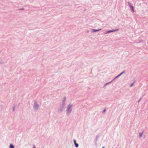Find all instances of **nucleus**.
<instances>
[{
  "mask_svg": "<svg viewBox=\"0 0 148 148\" xmlns=\"http://www.w3.org/2000/svg\"><path fill=\"white\" fill-rule=\"evenodd\" d=\"M72 106L71 104H69L66 108V114L68 116H69L72 112Z\"/></svg>",
  "mask_w": 148,
  "mask_h": 148,
  "instance_id": "1",
  "label": "nucleus"
},
{
  "mask_svg": "<svg viewBox=\"0 0 148 148\" xmlns=\"http://www.w3.org/2000/svg\"><path fill=\"white\" fill-rule=\"evenodd\" d=\"M39 107V105L38 104L37 101H34V104L33 106V109L37 111Z\"/></svg>",
  "mask_w": 148,
  "mask_h": 148,
  "instance_id": "2",
  "label": "nucleus"
},
{
  "mask_svg": "<svg viewBox=\"0 0 148 148\" xmlns=\"http://www.w3.org/2000/svg\"><path fill=\"white\" fill-rule=\"evenodd\" d=\"M128 4L129 5V7L130 8V9L132 11L134 12V7L132 5V4L129 1L128 2Z\"/></svg>",
  "mask_w": 148,
  "mask_h": 148,
  "instance_id": "3",
  "label": "nucleus"
},
{
  "mask_svg": "<svg viewBox=\"0 0 148 148\" xmlns=\"http://www.w3.org/2000/svg\"><path fill=\"white\" fill-rule=\"evenodd\" d=\"M65 106L60 105L59 109V110L58 111L59 112H61L63 110Z\"/></svg>",
  "mask_w": 148,
  "mask_h": 148,
  "instance_id": "4",
  "label": "nucleus"
},
{
  "mask_svg": "<svg viewBox=\"0 0 148 148\" xmlns=\"http://www.w3.org/2000/svg\"><path fill=\"white\" fill-rule=\"evenodd\" d=\"M119 29H113L112 30H108L104 33L105 34H108L112 32L118 31Z\"/></svg>",
  "mask_w": 148,
  "mask_h": 148,
  "instance_id": "5",
  "label": "nucleus"
},
{
  "mask_svg": "<svg viewBox=\"0 0 148 148\" xmlns=\"http://www.w3.org/2000/svg\"><path fill=\"white\" fill-rule=\"evenodd\" d=\"M66 97H65L63 99L61 103V105L64 106H65V103H66Z\"/></svg>",
  "mask_w": 148,
  "mask_h": 148,
  "instance_id": "6",
  "label": "nucleus"
},
{
  "mask_svg": "<svg viewBox=\"0 0 148 148\" xmlns=\"http://www.w3.org/2000/svg\"><path fill=\"white\" fill-rule=\"evenodd\" d=\"M101 29H92V30L91 31V32L92 33H94L96 32H97L101 30Z\"/></svg>",
  "mask_w": 148,
  "mask_h": 148,
  "instance_id": "7",
  "label": "nucleus"
},
{
  "mask_svg": "<svg viewBox=\"0 0 148 148\" xmlns=\"http://www.w3.org/2000/svg\"><path fill=\"white\" fill-rule=\"evenodd\" d=\"M125 71H124L121 73L120 74L118 75L117 76L115 77V78H117L118 77H119L120 76H121L123 74L125 73Z\"/></svg>",
  "mask_w": 148,
  "mask_h": 148,
  "instance_id": "8",
  "label": "nucleus"
},
{
  "mask_svg": "<svg viewBox=\"0 0 148 148\" xmlns=\"http://www.w3.org/2000/svg\"><path fill=\"white\" fill-rule=\"evenodd\" d=\"M73 142H74V143L75 146L76 147H77L79 146V144L78 143H77L75 140H73Z\"/></svg>",
  "mask_w": 148,
  "mask_h": 148,
  "instance_id": "9",
  "label": "nucleus"
},
{
  "mask_svg": "<svg viewBox=\"0 0 148 148\" xmlns=\"http://www.w3.org/2000/svg\"><path fill=\"white\" fill-rule=\"evenodd\" d=\"M144 131H143L141 133H139V137L140 138L142 136L143 134V133Z\"/></svg>",
  "mask_w": 148,
  "mask_h": 148,
  "instance_id": "10",
  "label": "nucleus"
},
{
  "mask_svg": "<svg viewBox=\"0 0 148 148\" xmlns=\"http://www.w3.org/2000/svg\"><path fill=\"white\" fill-rule=\"evenodd\" d=\"M14 146L12 144H10V148H14Z\"/></svg>",
  "mask_w": 148,
  "mask_h": 148,
  "instance_id": "11",
  "label": "nucleus"
},
{
  "mask_svg": "<svg viewBox=\"0 0 148 148\" xmlns=\"http://www.w3.org/2000/svg\"><path fill=\"white\" fill-rule=\"evenodd\" d=\"M99 136H98V135L97 136L96 138H95V140H98V138H99Z\"/></svg>",
  "mask_w": 148,
  "mask_h": 148,
  "instance_id": "12",
  "label": "nucleus"
},
{
  "mask_svg": "<svg viewBox=\"0 0 148 148\" xmlns=\"http://www.w3.org/2000/svg\"><path fill=\"white\" fill-rule=\"evenodd\" d=\"M25 9L23 8H20L18 10H24Z\"/></svg>",
  "mask_w": 148,
  "mask_h": 148,
  "instance_id": "13",
  "label": "nucleus"
},
{
  "mask_svg": "<svg viewBox=\"0 0 148 148\" xmlns=\"http://www.w3.org/2000/svg\"><path fill=\"white\" fill-rule=\"evenodd\" d=\"M133 84H134V83H133L131 84L130 85V86L131 87H132L133 86Z\"/></svg>",
  "mask_w": 148,
  "mask_h": 148,
  "instance_id": "14",
  "label": "nucleus"
},
{
  "mask_svg": "<svg viewBox=\"0 0 148 148\" xmlns=\"http://www.w3.org/2000/svg\"><path fill=\"white\" fill-rule=\"evenodd\" d=\"M106 111V109H104V110H103V112H102V113H104V112H105Z\"/></svg>",
  "mask_w": 148,
  "mask_h": 148,
  "instance_id": "15",
  "label": "nucleus"
},
{
  "mask_svg": "<svg viewBox=\"0 0 148 148\" xmlns=\"http://www.w3.org/2000/svg\"><path fill=\"white\" fill-rule=\"evenodd\" d=\"M15 107L14 106L13 108V111H14V110H15Z\"/></svg>",
  "mask_w": 148,
  "mask_h": 148,
  "instance_id": "16",
  "label": "nucleus"
},
{
  "mask_svg": "<svg viewBox=\"0 0 148 148\" xmlns=\"http://www.w3.org/2000/svg\"><path fill=\"white\" fill-rule=\"evenodd\" d=\"M116 78H115V77L111 81V82H113V81L115 79H116Z\"/></svg>",
  "mask_w": 148,
  "mask_h": 148,
  "instance_id": "17",
  "label": "nucleus"
},
{
  "mask_svg": "<svg viewBox=\"0 0 148 148\" xmlns=\"http://www.w3.org/2000/svg\"><path fill=\"white\" fill-rule=\"evenodd\" d=\"M108 83H106V84H105L104 85V86H105L106 85H108Z\"/></svg>",
  "mask_w": 148,
  "mask_h": 148,
  "instance_id": "18",
  "label": "nucleus"
},
{
  "mask_svg": "<svg viewBox=\"0 0 148 148\" xmlns=\"http://www.w3.org/2000/svg\"><path fill=\"white\" fill-rule=\"evenodd\" d=\"M141 98H140V99L138 100V103H139V102L141 100Z\"/></svg>",
  "mask_w": 148,
  "mask_h": 148,
  "instance_id": "19",
  "label": "nucleus"
},
{
  "mask_svg": "<svg viewBox=\"0 0 148 148\" xmlns=\"http://www.w3.org/2000/svg\"><path fill=\"white\" fill-rule=\"evenodd\" d=\"M33 148H36V147H35V145H33Z\"/></svg>",
  "mask_w": 148,
  "mask_h": 148,
  "instance_id": "20",
  "label": "nucleus"
},
{
  "mask_svg": "<svg viewBox=\"0 0 148 148\" xmlns=\"http://www.w3.org/2000/svg\"><path fill=\"white\" fill-rule=\"evenodd\" d=\"M112 82H111V81H110V82H108V84H110V83H111Z\"/></svg>",
  "mask_w": 148,
  "mask_h": 148,
  "instance_id": "21",
  "label": "nucleus"
},
{
  "mask_svg": "<svg viewBox=\"0 0 148 148\" xmlns=\"http://www.w3.org/2000/svg\"><path fill=\"white\" fill-rule=\"evenodd\" d=\"M102 148H105V147L104 146L102 147Z\"/></svg>",
  "mask_w": 148,
  "mask_h": 148,
  "instance_id": "22",
  "label": "nucleus"
}]
</instances>
